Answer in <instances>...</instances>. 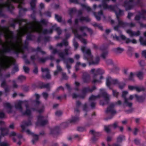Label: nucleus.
<instances>
[{"label":"nucleus","instance_id":"1","mask_svg":"<svg viewBox=\"0 0 146 146\" xmlns=\"http://www.w3.org/2000/svg\"><path fill=\"white\" fill-rule=\"evenodd\" d=\"M16 35V50L13 47H7L3 48L0 53V56L1 61H0V76L2 75V70H5L9 68L12 65H15L16 63L15 60L13 57L6 56L5 54L7 53H14L18 55V29L17 30Z\"/></svg>","mask_w":146,"mask_h":146},{"label":"nucleus","instance_id":"2","mask_svg":"<svg viewBox=\"0 0 146 146\" xmlns=\"http://www.w3.org/2000/svg\"><path fill=\"white\" fill-rule=\"evenodd\" d=\"M42 29L41 27L40 23L38 22L35 21L31 24V27L29 29L27 27H25L22 29L21 31L19 30V52L21 51L20 50L21 48L20 42V40L19 38L20 35H22L26 33L27 31H36L40 32Z\"/></svg>","mask_w":146,"mask_h":146},{"label":"nucleus","instance_id":"3","mask_svg":"<svg viewBox=\"0 0 146 146\" xmlns=\"http://www.w3.org/2000/svg\"><path fill=\"white\" fill-rule=\"evenodd\" d=\"M7 1L5 3H1L0 6L1 7L0 8V16L3 17L5 15L3 12V9L4 8H6L8 11L11 13L13 12L14 9V7L13 5L11 3L10 1L14 3H18V1Z\"/></svg>","mask_w":146,"mask_h":146},{"label":"nucleus","instance_id":"4","mask_svg":"<svg viewBox=\"0 0 146 146\" xmlns=\"http://www.w3.org/2000/svg\"><path fill=\"white\" fill-rule=\"evenodd\" d=\"M16 23H18V15L17 16L16 19H12L9 21V26L10 27L15 28Z\"/></svg>","mask_w":146,"mask_h":146},{"label":"nucleus","instance_id":"5","mask_svg":"<svg viewBox=\"0 0 146 146\" xmlns=\"http://www.w3.org/2000/svg\"><path fill=\"white\" fill-rule=\"evenodd\" d=\"M4 106L7 109H8L7 112L9 113H11L12 112L13 106L8 102L5 103L3 104Z\"/></svg>","mask_w":146,"mask_h":146},{"label":"nucleus","instance_id":"6","mask_svg":"<svg viewBox=\"0 0 146 146\" xmlns=\"http://www.w3.org/2000/svg\"><path fill=\"white\" fill-rule=\"evenodd\" d=\"M1 134L2 136L7 135L8 134L9 130L8 128L0 127Z\"/></svg>","mask_w":146,"mask_h":146},{"label":"nucleus","instance_id":"7","mask_svg":"<svg viewBox=\"0 0 146 146\" xmlns=\"http://www.w3.org/2000/svg\"><path fill=\"white\" fill-rule=\"evenodd\" d=\"M1 87L4 89L5 92L7 93L9 91V89L7 85V84L5 80L3 81L1 84Z\"/></svg>","mask_w":146,"mask_h":146},{"label":"nucleus","instance_id":"8","mask_svg":"<svg viewBox=\"0 0 146 146\" xmlns=\"http://www.w3.org/2000/svg\"><path fill=\"white\" fill-rule=\"evenodd\" d=\"M121 37L123 39L125 40L126 42L127 43H129L131 42L133 43H136L137 42L136 40L135 39H133L132 40H130L128 38L126 39L125 37V36L123 35H122Z\"/></svg>","mask_w":146,"mask_h":146},{"label":"nucleus","instance_id":"9","mask_svg":"<svg viewBox=\"0 0 146 146\" xmlns=\"http://www.w3.org/2000/svg\"><path fill=\"white\" fill-rule=\"evenodd\" d=\"M8 29V27L6 26H1L0 25V36L2 35L4 32L3 31Z\"/></svg>","mask_w":146,"mask_h":146},{"label":"nucleus","instance_id":"10","mask_svg":"<svg viewBox=\"0 0 146 146\" xmlns=\"http://www.w3.org/2000/svg\"><path fill=\"white\" fill-rule=\"evenodd\" d=\"M127 33L129 34L131 36L136 35L137 36L139 35V31L137 32V33H133L130 30H129L127 31Z\"/></svg>","mask_w":146,"mask_h":146},{"label":"nucleus","instance_id":"11","mask_svg":"<svg viewBox=\"0 0 146 146\" xmlns=\"http://www.w3.org/2000/svg\"><path fill=\"white\" fill-rule=\"evenodd\" d=\"M82 51L84 52L85 54H89L90 53V51L89 49H87L86 48L83 47L82 48Z\"/></svg>","mask_w":146,"mask_h":146},{"label":"nucleus","instance_id":"12","mask_svg":"<svg viewBox=\"0 0 146 146\" xmlns=\"http://www.w3.org/2000/svg\"><path fill=\"white\" fill-rule=\"evenodd\" d=\"M25 79L26 78L25 76L22 75L20 76L19 77V82H22L25 80Z\"/></svg>","mask_w":146,"mask_h":146},{"label":"nucleus","instance_id":"13","mask_svg":"<svg viewBox=\"0 0 146 146\" xmlns=\"http://www.w3.org/2000/svg\"><path fill=\"white\" fill-rule=\"evenodd\" d=\"M144 73L143 72H139L137 74L138 77L140 79H141L143 78V75Z\"/></svg>","mask_w":146,"mask_h":146},{"label":"nucleus","instance_id":"14","mask_svg":"<svg viewBox=\"0 0 146 146\" xmlns=\"http://www.w3.org/2000/svg\"><path fill=\"white\" fill-rule=\"evenodd\" d=\"M124 51L123 49L118 48L115 49V51L118 53H120Z\"/></svg>","mask_w":146,"mask_h":146},{"label":"nucleus","instance_id":"15","mask_svg":"<svg viewBox=\"0 0 146 146\" xmlns=\"http://www.w3.org/2000/svg\"><path fill=\"white\" fill-rule=\"evenodd\" d=\"M38 139V137L36 135H33V139L32 140V142L33 143H34L35 141H36Z\"/></svg>","mask_w":146,"mask_h":146},{"label":"nucleus","instance_id":"16","mask_svg":"<svg viewBox=\"0 0 146 146\" xmlns=\"http://www.w3.org/2000/svg\"><path fill=\"white\" fill-rule=\"evenodd\" d=\"M0 146H8V144L6 143L0 142Z\"/></svg>","mask_w":146,"mask_h":146},{"label":"nucleus","instance_id":"17","mask_svg":"<svg viewBox=\"0 0 146 146\" xmlns=\"http://www.w3.org/2000/svg\"><path fill=\"white\" fill-rule=\"evenodd\" d=\"M5 113L2 112H0V118L2 119L5 118Z\"/></svg>","mask_w":146,"mask_h":146},{"label":"nucleus","instance_id":"18","mask_svg":"<svg viewBox=\"0 0 146 146\" xmlns=\"http://www.w3.org/2000/svg\"><path fill=\"white\" fill-rule=\"evenodd\" d=\"M16 133L14 131L11 132L9 135V137L15 136L16 135Z\"/></svg>","mask_w":146,"mask_h":146},{"label":"nucleus","instance_id":"19","mask_svg":"<svg viewBox=\"0 0 146 146\" xmlns=\"http://www.w3.org/2000/svg\"><path fill=\"white\" fill-rule=\"evenodd\" d=\"M55 18L58 21L60 22V21L61 20V18L60 17L57 15H56L55 16Z\"/></svg>","mask_w":146,"mask_h":146},{"label":"nucleus","instance_id":"20","mask_svg":"<svg viewBox=\"0 0 146 146\" xmlns=\"http://www.w3.org/2000/svg\"><path fill=\"white\" fill-rule=\"evenodd\" d=\"M15 108L16 109H18V100H17L15 104Z\"/></svg>","mask_w":146,"mask_h":146},{"label":"nucleus","instance_id":"21","mask_svg":"<svg viewBox=\"0 0 146 146\" xmlns=\"http://www.w3.org/2000/svg\"><path fill=\"white\" fill-rule=\"evenodd\" d=\"M23 68L25 72L26 73H28V72L29 69L28 67L26 66H24Z\"/></svg>","mask_w":146,"mask_h":146},{"label":"nucleus","instance_id":"22","mask_svg":"<svg viewBox=\"0 0 146 146\" xmlns=\"http://www.w3.org/2000/svg\"><path fill=\"white\" fill-rule=\"evenodd\" d=\"M13 88H16L17 87V85L16 84V82L15 80H13Z\"/></svg>","mask_w":146,"mask_h":146},{"label":"nucleus","instance_id":"23","mask_svg":"<svg viewBox=\"0 0 146 146\" xmlns=\"http://www.w3.org/2000/svg\"><path fill=\"white\" fill-rule=\"evenodd\" d=\"M102 13H99L98 14V15L99 16L98 17H97V16H96V17L97 20H99L100 19V16L102 15Z\"/></svg>","mask_w":146,"mask_h":146},{"label":"nucleus","instance_id":"24","mask_svg":"<svg viewBox=\"0 0 146 146\" xmlns=\"http://www.w3.org/2000/svg\"><path fill=\"white\" fill-rule=\"evenodd\" d=\"M9 128L11 129H13L14 128V124L13 123L10 124L9 125Z\"/></svg>","mask_w":146,"mask_h":146},{"label":"nucleus","instance_id":"25","mask_svg":"<svg viewBox=\"0 0 146 146\" xmlns=\"http://www.w3.org/2000/svg\"><path fill=\"white\" fill-rule=\"evenodd\" d=\"M127 94V91H123L122 92V96L124 97L125 95Z\"/></svg>","mask_w":146,"mask_h":146},{"label":"nucleus","instance_id":"26","mask_svg":"<svg viewBox=\"0 0 146 146\" xmlns=\"http://www.w3.org/2000/svg\"><path fill=\"white\" fill-rule=\"evenodd\" d=\"M105 130L107 132H108L110 130V128L109 127L106 126L105 127Z\"/></svg>","mask_w":146,"mask_h":146},{"label":"nucleus","instance_id":"27","mask_svg":"<svg viewBox=\"0 0 146 146\" xmlns=\"http://www.w3.org/2000/svg\"><path fill=\"white\" fill-rule=\"evenodd\" d=\"M78 119L76 117H74L73 118L71 121V122H74L78 120Z\"/></svg>","mask_w":146,"mask_h":146},{"label":"nucleus","instance_id":"28","mask_svg":"<svg viewBox=\"0 0 146 146\" xmlns=\"http://www.w3.org/2000/svg\"><path fill=\"white\" fill-rule=\"evenodd\" d=\"M43 95L45 98H46L48 96V94L46 93H43Z\"/></svg>","mask_w":146,"mask_h":146},{"label":"nucleus","instance_id":"29","mask_svg":"<svg viewBox=\"0 0 146 146\" xmlns=\"http://www.w3.org/2000/svg\"><path fill=\"white\" fill-rule=\"evenodd\" d=\"M119 12L118 13L117 12H116V14L117 16L120 15L121 14V13L122 12V11L120 10H118Z\"/></svg>","mask_w":146,"mask_h":146},{"label":"nucleus","instance_id":"30","mask_svg":"<svg viewBox=\"0 0 146 146\" xmlns=\"http://www.w3.org/2000/svg\"><path fill=\"white\" fill-rule=\"evenodd\" d=\"M142 40H143L142 38H140V42L141 44H146V42H143L142 41Z\"/></svg>","mask_w":146,"mask_h":146},{"label":"nucleus","instance_id":"31","mask_svg":"<svg viewBox=\"0 0 146 146\" xmlns=\"http://www.w3.org/2000/svg\"><path fill=\"white\" fill-rule=\"evenodd\" d=\"M134 97H135L136 98H137V96H136V95H135V96H133V95H131V96H130V97L129 98V99H130V100H132Z\"/></svg>","mask_w":146,"mask_h":146},{"label":"nucleus","instance_id":"32","mask_svg":"<svg viewBox=\"0 0 146 146\" xmlns=\"http://www.w3.org/2000/svg\"><path fill=\"white\" fill-rule=\"evenodd\" d=\"M113 93L114 96H116L118 94V93L116 91H113Z\"/></svg>","mask_w":146,"mask_h":146},{"label":"nucleus","instance_id":"33","mask_svg":"<svg viewBox=\"0 0 146 146\" xmlns=\"http://www.w3.org/2000/svg\"><path fill=\"white\" fill-rule=\"evenodd\" d=\"M143 55L146 57V50H144L143 51Z\"/></svg>","mask_w":146,"mask_h":146},{"label":"nucleus","instance_id":"34","mask_svg":"<svg viewBox=\"0 0 146 146\" xmlns=\"http://www.w3.org/2000/svg\"><path fill=\"white\" fill-rule=\"evenodd\" d=\"M129 88L130 90H133L135 88L133 86H129Z\"/></svg>","mask_w":146,"mask_h":146},{"label":"nucleus","instance_id":"35","mask_svg":"<svg viewBox=\"0 0 146 146\" xmlns=\"http://www.w3.org/2000/svg\"><path fill=\"white\" fill-rule=\"evenodd\" d=\"M10 74L9 73H8V74H6L5 75V76L6 78H9L10 77Z\"/></svg>","mask_w":146,"mask_h":146},{"label":"nucleus","instance_id":"36","mask_svg":"<svg viewBox=\"0 0 146 146\" xmlns=\"http://www.w3.org/2000/svg\"><path fill=\"white\" fill-rule=\"evenodd\" d=\"M122 138L121 137H119L117 139V140L119 142L120 141L122 140Z\"/></svg>","mask_w":146,"mask_h":146},{"label":"nucleus","instance_id":"37","mask_svg":"<svg viewBox=\"0 0 146 146\" xmlns=\"http://www.w3.org/2000/svg\"><path fill=\"white\" fill-rule=\"evenodd\" d=\"M30 111L29 110H27L25 112L26 114L29 115L30 114Z\"/></svg>","mask_w":146,"mask_h":146},{"label":"nucleus","instance_id":"38","mask_svg":"<svg viewBox=\"0 0 146 146\" xmlns=\"http://www.w3.org/2000/svg\"><path fill=\"white\" fill-rule=\"evenodd\" d=\"M17 95V94L15 92L14 93L12 97L13 98H15V97Z\"/></svg>","mask_w":146,"mask_h":146},{"label":"nucleus","instance_id":"39","mask_svg":"<svg viewBox=\"0 0 146 146\" xmlns=\"http://www.w3.org/2000/svg\"><path fill=\"white\" fill-rule=\"evenodd\" d=\"M4 44V43L1 40H0V45L3 46Z\"/></svg>","mask_w":146,"mask_h":146},{"label":"nucleus","instance_id":"40","mask_svg":"<svg viewBox=\"0 0 146 146\" xmlns=\"http://www.w3.org/2000/svg\"><path fill=\"white\" fill-rule=\"evenodd\" d=\"M5 123L4 121H0V125H2L4 124Z\"/></svg>","mask_w":146,"mask_h":146},{"label":"nucleus","instance_id":"41","mask_svg":"<svg viewBox=\"0 0 146 146\" xmlns=\"http://www.w3.org/2000/svg\"><path fill=\"white\" fill-rule=\"evenodd\" d=\"M61 113V112L60 111H57L56 113V114L57 115H59Z\"/></svg>","mask_w":146,"mask_h":146},{"label":"nucleus","instance_id":"42","mask_svg":"<svg viewBox=\"0 0 146 146\" xmlns=\"http://www.w3.org/2000/svg\"><path fill=\"white\" fill-rule=\"evenodd\" d=\"M113 126L114 128H115L117 126V124L116 123H114Z\"/></svg>","mask_w":146,"mask_h":146},{"label":"nucleus","instance_id":"43","mask_svg":"<svg viewBox=\"0 0 146 146\" xmlns=\"http://www.w3.org/2000/svg\"><path fill=\"white\" fill-rule=\"evenodd\" d=\"M111 138L110 137H108L107 138V140L108 141H110V140H111Z\"/></svg>","mask_w":146,"mask_h":146},{"label":"nucleus","instance_id":"44","mask_svg":"<svg viewBox=\"0 0 146 146\" xmlns=\"http://www.w3.org/2000/svg\"><path fill=\"white\" fill-rule=\"evenodd\" d=\"M110 83V82H109V80H107L106 82V84L108 86H109V85Z\"/></svg>","mask_w":146,"mask_h":146},{"label":"nucleus","instance_id":"45","mask_svg":"<svg viewBox=\"0 0 146 146\" xmlns=\"http://www.w3.org/2000/svg\"><path fill=\"white\" fill-rule=\"evenodd\" d=\"M134 76H135V75L134 74H133L132 73H130V77Z\"/></svg>","mask_w":146,"mask_h":146},{"label":"nucleus","instance_id":"46","mask_svg":"<svg viewBox=\"0 0 146 146\" xmlns=\"http://www.w3.org/2000/svg\"><path fill=\"white\" fill-rule=\"evenodd\" d=\"M113 38L117 40L118 37L116 35H115L113 36Z\"/></svg>","mask_w":146,"mask_h":146},{"label":"nucleus","instance_id":"47","mask_svg":"<svg viewBox=\"0 0 146 146\" xmlns=\"http://www.w3.org/2000/svg\"><path fill=\"white\" fill-rule=\"evenodd\" d=\"M14 69L15 70L17 71L18 70V67L17 66H15L14 68Z\"/></svg>","mask_w":146,"mask_h":146},{"label":"nucleus","instance_id":"48","mask_svg":"<svg viewBox=\"0 0 146 146\" xmlns=\"http://www.w3.org/2000/svg\"><path fill=\"white\" fill-rule=\"evenodd\" d=\"M74 45L75 47L76 48L78 46V45L77 43H74Z\"/></svg>","mask_w":146,"mask_h":146},{"label":"nucleus","instance_id":"49","mask_svg":"<svg viewBox=\"0 0 146 146\" xmlns=\"http://www.w3.org/2000/svg\"><path fill=\"white\" fill-rule=\"evenodd\" d=\"M138 131V129H135L134 131V133L136 134V132Z\"/></svg>","mask_w":146,"mask_h":146},{"label":"nucleus","instance_id":"50","mask_svg":"<svg viewBox=\"0 0 146 146\" xmlns=\"http://www.w3.org/2000/svg\"><path fill=\"white\" fill-rule=\"evenodd\" d=\"M57 70H60L61 69V67L59 66H58L57 67Z\"/></svg>","mask_w":146,"mask_h":146},{"label":"nucleus","instance_id":"51","mask_svg":"<svg viewBox=\"0 0 146 146\" xmlns=\"http://www.w3.org/2000/svg\"><path fill=\"white\" fill-rule=\"evenodd\" d=\"M75 57L76 59H78L79 58V56L78 55H75Z\"/></svg>","mask_w":146,"mask_h":146},{"label":"nucleus","instance_id":"52","mask_svg":"<svg viewBox=\"0 0 146 146\" xmlns=\"http://www.w3.org/2000/svg\"><path fill=\"white\" fill-rule=\"evenodd\" d=\"M13 141L14 142H15L16 141V139L14 137H13Z\"/></svg>","mask_w":146,"mask_h":146},{"label":"nucleus","instance_id":"53","mask_svg":"<svg viewBox=\"0 0 146 146\" xmlns=\"http://www.w3.org/2000/svg\"><path fill=\"white\" fill-rule=\"evenodd\" d=\"M121 85H120L119 86V87L121 89L122 88L124 87V85H122V87H121Z\"/></svg>","mask_w":146,"mask_h":146},{"label":"nucleus","instance_id":"54","mask_svg":"<svg viewBox=\"0 0 146 146\" xmlns=\"http://www.w3.org/2000/svg\"><path fill=\"white\" fill-rule=\"evenodd\" d=\"M26 131L28 134H30L31 133L30 131L29 130H27Z\"/></svg>","mask_w":146,"mask_h":146},{"label":"nucleus","instance_id":"55","mask_svg":"<svg viewBox=\"0 0 146 146\" xmlns=\"http://www.w3.org/2000/svg\"><path fill=\"white\" fill-rule=\"evenodd\" d=\"M5 20H2L1 21V23H3L5 22Z\"/></svg>","mask_w":146,"mask_h":146},{"label":"nucleus","instance_id":"56","mask_svg":"<svg viewBox=\"0 0 146 146\" xmlns=\"http://www.w3.org/2000/svg\"><path fill=\"white\" fill-rule=\"evenodd\" d=\"M132 15V14L131 13H129L128 14V17H129V16H131Z\"/></svg>","mask_w":146,"mask_h":146},{"label":"nucleus","instance_id":"57","mask_svg":"<svg viewBox=\"0 0 146 146\" xmlns=\"http://www.w3.org/2000/svg\"><path fill=\"white\" fill-rule=\"evenodd\" d=\"M113 146H120V144H115Z\"/></svg>","mask_w":146,"mask_h":146},{"label":"nucleus","instance_id":"58","mask_svg":"<svg viewBox=\"0 0 146 146\" xmlns=\"http://www.w3.org/2000/svg\"><path fill=\"white\" fill-rule=\"evenodd\" d=\"M139 18V17L138 16H137L135 17V19L136 20H138Z\"/></svg>","mask_w":146,"mask_h":146},{"label":"nucleus","instance_id":"59","mask_svg":"<svg viewBox=\"0 0 146 146\" xmlns=\"http://www.w3.org/2000/svg\"><path fill=\"white\" fill-rule=\"evenodd\" d=\"M34 72H35V73H36L37 72V69H36L34 71Z\"/></svg>","mask_w":146,"mask_h":146},{"label":"nucleus","instance_id":"60","mask_svg":"<svg viewBox=\"0 0 146 146\" xmlns=\"http://www.w3.org/2000/svg\"><path fill=\"white\" fill-rule=\"evenodd\" d=\"M57 72H58V71H55L54 72V74L55 75H56V74H57Z\"/></svg>","mask_w":146,"mask_h":146},{"label":"nucleus","instance_id":"61","mask_svg":"<svg viewBox=\"0 0 146 146\" xmlns=\"http://www.w3.org/2000/svg\"><path fill=\"white\" fill-rule=\"evenodd\" d=\"M2 92L1 91H0V97L2 95Z\"/></svg>","mask_w":146,"mask_h":146},{"label":"nucleus","instance_id":"62","mask_svg":"<svg viewBox=\"0 0 146 146\" xmlns=\"http://www.w3.org/2000/svg\"><path fill=\"white\" fill-rule=\"evenodd\" d=\"M36 97L37 98H38L39 97V96L38 95V94L36 95Z\"/></svg>","mask_w":146,"mask_h":146},{"label":"nucleus","instance_id":"63","mask_svg":"<svg viewBox=\"0 0 146 146\" xmlns=\"http://www.w3.org/2000/svg\"><path fill=\"white\" fill-rule=\"evenodd\" d=\"M122 123L123 124H124L126 123V121H123L122 122Z\"/></svg>","mask_w":146,"mask_h":146},{"label":"nucleus","instance_id":"64","mask_svg":"<svg viewBox=\"0 0 146 146\" xmlns=\"http://www.w3.org/2000/svg\"><path fill=\"white\" fill-rule=\"evenodd\" d=\"M144 35L145 36H146V32L144 33Z\"/></svg>","mask_w":146,"mask_h":146}]
</instances>
